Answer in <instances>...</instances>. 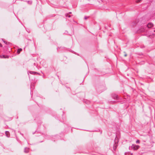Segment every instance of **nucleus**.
Masks as SVG:
<instances>
[{
  "label": "nucleus",
  "mask_w": 155,
  "mask_h": 155,
  "mask_svg": "<svg viewBox=\"0 0 155 155\" xmlns=\"http://www.w3.org/2000/svg\"><path fill=\"white\" fill-rule=\"evenodd\" d=\"M140 147L138 145L135 144H132L131 147H129V148L130 150H136L138 149Z\"/></svg>",
  "instance_id": "f257e3e1"
},
{
  "label": "nucleus",
  "mask_w": 155,
  "mask_h": 155,
  "mask_svg": "<svg viewBox=\"0 0 155 155\" xmlns=\"http://www.w3.org/2000/svg\"><path fill=\"white\" fill-rule=\"evenodd\" d=\"M111 97L114 99H119L118 95L115 94H111Z\"/></svg>",
  "instance_id": "f03ea898"
},
{
  "label": "nucleus",
  "mask_w": 155,
  "mask_h": 155,
  "mask_svg": "<svg viewBox=\"0 0 155 155\" xmlns=\"http://www.w3.org/2000/svg\"><path fill=\"white\" fill-rule=\"evenodd\" d=\"M154 26L153 24L151 22H149L147 25V26L148 28H150L153 27Z\"/></svg>",
  "instance_id": "7ed1b4c3"
},
{
  "label": "nucleus",
  "mask_w": 155,
  "mask_h": 155,
  "mask_svg": "<svg viewBox=\"0 0 155 155\" xmlns=\"http://www.w3.org/2000/svg\"><path fill=\"white\" fill-rule=\"evenodd\" d=\"M29 148L28 147H25L24 150V152L25 153H28L29 152Z\"/></svg>",
  "instance_id": "20e7f679"
},
{
  "label": "nucleus",
  "mask_w": 155,
  "mask_h": 155,
  "mask_svg": "<svg viewBox=\"0 0 155 155\" xmlns=\"http://www.w3.org/2000/svg\"><path fill=\"white\" fill-rule=\"evenodd\" d=\"M37 72H35V71H29L28 72V74L29 75V74L28 73H29L30 74H36V73Z\"/></svg>",
  "instance_id": "39448f33"
},
{
  "label": "nucleus",
  "mask_w": 155,
  "mask_h": 155,
  "mask_svg": "<svg viewBox=\"0 0 155 155\" xmlns=\"http://www.w3.org/2000/svg\"><path fill=\"white\" fill-rule=\"evenodd\" d=\"M5 134L7 137H9L10 136L9 133L8 131H6L5 132Z\"/></svg>",
  "instance_id": "423d86ee"
},
{
  "label": "nucleus",
  "mask_w": 155,
  "mask_h": 155,
  "mask_svg": "<svg viewBox=\"0 0 155 155\" xmlns=\"http://www.w3.org/2000/svg\"><path fill=\"white\" fill-rule=\"evenodd\" d=\"M22 51V49L21 48H19L17 50V53L18 54H19Z\"/></svg>",
  "instance_id": "0eeeda50"
},
{
  "label": "nucleus",
  "mask_w": 155,
  "mask_h": 155,
  "mask_svg": "<svg viewBox=\"0 0 155 155\" xmlns=\"http://www.w3.org/2000/svg\"><path fill=\"white\" fill-rule=\"evenodd\" d=\"M116 142H115V145H114L113 146V148H114V150H115L116 148H117V145H116Z\"/></svg>",
  "instance_id": "6e6552de"
},
{
  "label": "nucleus",
  "mask_w": 155,
  "mask_h": 155,
  "mask_svg": "<svg viewBox=\"0 0 155 155\" xmlns=\"http://www.w3.org/2000/svg\"><path fill=\"white\" fill-rule=\"evenodd\" d=\"M1 57L2 58H8V56L7 55L6 57H5V55H3L2 56H1Z\"/></svg>",
  "instance_id": "1a4fd4ad"
},
{
  "label": "nucleus",
  "mask_w": 155,
  "mask_h": 155,
  "mask_svg": "<svg viewBox=\"0 0 155 155\" xmlns=\"http://www.w3.org/2000/svg\"><path fill=\"white\" fill-rule=\"evenodd\" d=\"M84 102L86 104H88L90 103V101L88 100L84 101Z\"/></svg>",
  "instance_id": "9d476101"
},
{
  "label": "nucleus",
  "mask_w": 155,
  "mask_h": 155,
  "mask_svg": "<svg viewBox=\"0 0 155 155\" xmlns=\"http://www.w3.org/2000/svg\"><path fill=\"white\" fill-rule=\"evenodd\" d=\"M2 41H3V42L6 45H8V43H9V42H8L7 41H5L4 39H2Z\"/></svg>",
  "instance_id": "9b49d317"
},
{
  "label": "nucleus",
  "mask_w": 155,
  "mask_h": 155,
  "mask_svg": "<svg viewBox=\"0 0 155 155\" xmlns=\"http://www.w3.org/2000/svg\"><path fill=\"white\" fill-rule=\"evenodd\" d=\"M27 2L28 3V4H30V5H31L32 4V1H27Z\"/></svg>",
  "instance_id": "f8f14e48"
},
{
  "label": "nucleus",
  "mask_w": 155,
  "mask_h": 155,
  "mask_svg": "<svg viewBox=\"0 0 155 155\" xmlns=\"http://www.w3.org/2000/svg\"><path fill=\"white\" fill-rule=\"evenodd\" d=\"M65 15L66 17H68L69 18H70L71 17V15H70L68 14H66Z\"/></svg>",
  "instance_id": "ddd939ff"
},
{
  "label": "nucleus",
  "mask_w": 155,
  "mask_h": 155,
  "mask_svg": "<svg viewBox=\"0 0 155 155\" xmlns=\"http://www.w3.org/2000/svg\"><path fill=\"white\" fill-rule=\"evenodd\" d=\"M59 136L58 135L54 136L53 137V138L54 139H56L57 137H58Z\"/></svg>",
  "instance_id": "4468645a"
},
{
  "label": "nucleus",
  "mask_w": 155,
  "mask_h": 155,
  "mask_svg": "<svg viewBox=\"0 0 155 155\" xmlns=\"http://www.w3.org/2000/svg\"><path fill=\"white\" fill-rule=\"evenodd\" d=\"M142 0H136V2L137 3H139L141 2Z\"/></svg>",
  "instance_id": "2eb2a0df"
},
{
  "label": "nucleus",
  "mask_w": 155,
  "mask_h": 155,
  "mask_svg": "<svg viewBox=\"0 0 155 155\" xmlns=\"http://www.w3.org/2000/svg\"><path fill=\"white\" fill-rule=\"evenodd\" d=\"M140 140H137L136 141V143H140Z\"/></svg>",
  "instance_id": "dca6fc26"
},
{
  "label": "nucleus",
  "mask_w": 155,
  "mask_h": 155,
  "mask_svg": "<svg viewBox=\"0 0 155 155\" xmlns=\"http://www.w3.org/2000/svg\"><path fill=\"white\" fill-rule=\"evenodd\" d=\"M88 17H87L86 16H85L84 17V19H87L88 18Z\"/></svg>",
  "instance_id": "f3484780"
},
{
  "label": "nucleus",
  "mask_w": 155,
  "mask_h": 155,
  "mask_svg": "<svg viewBox=\"0 0 155 155\" xmlns=\"http://www.w3.org/2000/svg\"><path fill=\"white\" fill-rule=\"evenodd\" d=\"M124 53H125V54H124V56H125V57L127 56V54H126V52L124 51Z\"/></svg>",
  "instance_id": "a211bd4d"
},
{
  "label": "nucleus",
  "mask_w": 155,
  "mask_h": 155,
  "mask_svg": "<svg viewBox=\"0 0 155 155\" xmlns=\"http://www.w3.org/2000/svg\"><path fill=\"white\" fill-rule=\"evenodd\" d=\"M63 48H64V47H60V48H59L58 47V48H57V50H58V48H61L62 49Z\"/></svg>",
  "instance_id": "6ab92c4d"
},
{
  "label": "nucleus",
  "mask_w": 155,
  "mask_h": 155,
  "mask_svg": "<svg viewBox=\"0 0 155 155\" xmlns=\"http://www.w3.org/2000/svg\"><path fill=\"white\" fill-rule=\"evenodd\" d=\"M144 153V152H140L139 153V154H143Z\"/></svg>",
  "instance_id": "aec40b11"
},
{
  "label": "nucleus",
  "mask_w": 155,
  "mask_h": 155,
  "mask_svg": "<svg viewBox=\"0 0 155 155\" xmlns=\"http://www.w3.org/2000/svg\"><path fill=\"white\" fill-rule=\"evenodd\" d=\"M104 91H98L97 90V91H98V92L99 93H101L102 92H103Z\"/></svg>",
  "instance_id": "412c9836"
},
{
  "label": "nucleus",
  "mask_w": 155,
  "mask_h": 155,
  "mask_svg": "<svg viewBox=\"0 0 155 155\" xmlns=\"http://www.w3.org/2000/svg\"><path fill=\"white\" fill-rule=\"evenodd\" d=\"M110 103H115L116 102V101H110Z\"/></svg>",
  "instance_id": "4be33fe9"
},
{
  "label": "nucleus",
  "mask_w": 155,
  "mask_h": 155,
  "mask_svg": "<svg viewBox=\"0 0 155 155\" xmlns=\"http://www.w3.org/2000/svg\"><path fill=\"white\" fill-rule=\"evenodd\" d=\"M0 47H2V44L0 43Z\"/></svg>",
  "instance_id": "5701e85b"
},
{
  "label": "nucleus",
  "mask_w": 155,
  "mask_h": 155,
  "mask_svg": "<svg viewBox=\"0 0 155 155\" xmlns=\"http://www.w3.org/2000/svg\"><path fill=\"white\" fill-rule=\"evenodd\" d=\"M49 137V136H47V137H46V138L47 139H48Z\"/></svg>",
  "instance_id": "b1692460"
},
{
  "label": "nucleus",
  "mask_w": 155,
  "mask_h": 155,
  "mask_svg": "<svg viewBox=\"0 0 155 155\" xmlns=\"http://www.w3.org/2000/svg\"><path fill=\"white\" fill-rule=\"evenodd\" d=\"M35 74H39V73L37 72Z\"/></svg>",
  "instance_id": "393cba45"
},
{
  "label": "nucleus",
  "mask_w": 155,
  "mask_h": 155,
  "mask_svg": "<svg viewBox=\"0 0 155 155\" xmlns=\"http://www.w3.org/2000/svg\"><path fill=\"white\" fill-rule=\"evenodd\" d=\"M35 132H33V134H35Z\"/></svg>",
  "instance_id": "a878e982"
},
{
  "label": "nucleus",
  "mask_w": 155,
  "mask_h": 155,
  "mask_svg": "<svg viewBox=\"0 0 155 155\" xmlns=\"http://www.w3.org/2000/svg\"><path fill=\"white\" fill-rule=\"evenodd\" d=\"M69 14H71V12H69Z\"/></svg>",
  "instance_id": "bb28decb"
},
{
  "label": "nucleus",
  "mask_w": 155,
  "mask_h": 155,
  "mask_svg": "<svg viewBox=\"0 0 155 155\" xmlns=\"http://www.w3.org/2000/svg\"><path fill=\"white\" fill-rule=\"evenodd\" d=\"M144 31V30H143L142 31H143H143Z\"/></svg>",
  "instance_id": "cd10ccee"
},
{
  "label": "nucleus",
  "mask_w": 155,
  "mask_h": 155,
  "mask_svg": "<svg viewBox=\"0 0 155 155\" xmlns=\"http://www.w3.org/2000/svg\"><path fill=\"white\" fill-rule=\"evenodd\" d=\"M73 52H74V51H72V52L73 53Z\"/></svg>",
  "instance_id": "c85d7f7f"
},
{
  "label": "nucleus",
  "mask_w": 155,
  "mask_h": 155,
  "mask_svg": "<svg viewBox=\"0 0 155 155\" xmlns=\"http://www.w3.org/2000/svg\"><path fill=\"white\" fill-rule=\"evenodd\" d=\"M43 141H41V142H42Z\"/></svg>",
  "instance_id": "c756f323"
},
{
  "label": "nucleus",
  "mask_w": 155,
  "mask_h": 155,
  "mask_svg": "<svg viewBox=\"0 0 155 155\" xmlns=\"http://www.w3.org/2000/svg\"><path fill=\"white\" fill-rule=\"evenodd\" d=\"M154 32H155V30H154Z\"/></svg>",
  "instance_id": "7c9ffc66"
}]
</instances>
